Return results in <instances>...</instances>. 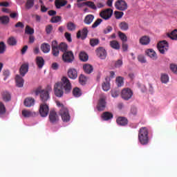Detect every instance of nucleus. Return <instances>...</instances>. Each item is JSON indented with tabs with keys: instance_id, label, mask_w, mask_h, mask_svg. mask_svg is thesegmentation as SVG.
<instances>
[{
	"instance_id": "nucleus-60",
	"label": "nucleus",
	"mask_w": 177,
	"mask_h": 177,
	"mask_svg": "<svg viewBox=\"0 0 177 177\" xmlns=\"http://www.w3.org/2000/svg\"><path fill=\"white\" fill-rule=\"evenodd\" d=\"M82 1H86V0H77V2L79 3H77V7L78 8H82V6H86V2H83V3H80V2H82Z\"/></svg>"
},
{
	"instance_id": "nucleus-40",
	"label": "nucleus",
	"mask_w": 177,
	"mask_h": 177,
	"mask_svg": "<svg viewBox=\"0 0 177 177\" xmlns=\"http://www.w3.org/2000/svg\"><path fill=\"white\" fill-rule=\"evenodd\" d=\"M0 21L1 24H8L10 21L9 17L8 16L0 17Z\"/></svg>"
},
{
	"instance_id": "nucleus-9",
	"label": "nucleus",
	"mask_w": 177,
	"mask_h": 177,
	"mask_svg": "<svg viewBox=\"0 0 177 177\" xmlns=\"http://www.w3.org/2000/svg\"><path fill=\"white\" fill-rule=\"evenodd\" d=\"M168 42L165 40H163L162 41H160L158 44V49L160 52V53H162V55H164L167 50H168Z\"/></svg>"
},
{
	"instance_id": "nucleus-16",
	"label": "nucleus",
	"mask_w": 177,
	"mask_h": 177,
	"mask_svg": "<svg viewBox=\"0 0 177 177\" xmlns=\"http://www.w3.org/2000/svg\"><path fill=\"white\" fill-rule=\"evenodd\" d=\"M116 122L120 127H126V125H128V119L125 117L120 116L116 119Z\"/></svg>"
},
{
	"instance_id": "nucleus-38",
	"label": "nucleus",
	"mask_w": 177,
	"mask_h": 177,
	"mask_svg": "<svg viewBox=\"0 0 177 177\" xmlns=\"http://www.w3.org/2000/svg\"><path fill=\"white\" fill-rule=\"evenodd\" d=\"M160 81L162 84H167L169 81V77L167 74H162L160 77Z\"/></svg>"
},
{
	"instance_id": "nucleus-54",
	"label": "nucleus",
	"mask_w": 177,
	"mask_h": 177,
	"mask_svg": "<svg viewBox=\"0 0 177 177\" xmlns=\"http://www.w3.org/2000/svg\"><path fill=\"white\" fill-rule=\"evenodd\" d=\"M6 113V108L5 105L2 103H0V115H3Z\"/></svg>"
},
{
	"instance_id": "nucleus-29",
	"label": "nucleus",
	"mask_w": 177,
	"mask_h": 177,
	"mask_svg": "<svg viewBox=\"0 0 177 177\" xmlns=\"http://www.w3.org/2000/svg\"><path fill=\"white\" fill-rule=\"evenodd\" d=\"M73 95L75 96V97H80L82 95V91H81V88L78 87H75L73 90Z\"/></svg>"
},
{
	"instance_id": "nucleus-23",
	"label": "nucleus",
	"mask_w": 177,
	"mask_h": 177,
	"mask_svg": "<svg viewBox=\"0 0 177 177\" xmlns=\"http://www.w3.org/2000/svg\"><path fill=\"white\" fill-rule=\"evenodd\" d=\"M101 117L104 121H109V120H111V118H113V115L111 112L106 111L102 114Z\"/></svg>"
},
{
	"instance_id": "nucleus-27",
	"label": "nucleus",
	"mask_w": 177,
	"mask_h": 177,
	"mask_svg": "<svg viewBox=\"0 0 177 177\" xmlns=\"http://www.w3.org/2000/svg\"><path fill=\"white\" fill-rule=\"evenodd\" d=\"M34 103H35V100L32 98H26L24 100V104L26 107H31V106H34Z\"/></svg>"
},
{
	"instance_id": "nucleus-56",
	"label": "nucleus",
	"mask_w": 177,
	"mask_h": 177,
	"mask_svg": "<svg viewBox=\"0 0 177 177\" xmlns=\"http://www.w3.org/2000/svg\"><path fill=\"white\" fill-rule=\"evenodd\" d=\"M122 64H124V63L122 62V59H118L115 62V68H120V67H122Z\"/></svg>"
},
{
	"instance_id": "nucleus-4",
	"label": "nucleus",
	"mask_w": 177,
	"mask_h": 177,
	"mask_svg": "<svg viewBox=\"0 0 177 177\" xmlns=\"http://www.w3.org/2000/svg\"><path fill=\"white\" fill-rule=\"evenodd\" d=\"M115 8L118 10L124 12L128 9V3L125 0H118L115 2Z\"/></svg>"
},
{
	"instance_id": "nucleus-43",
	"label": "nucleus",
	"mask_w": 177,
	"mask_h": 177,
	"mask_svg": "<svg viewBox=\"0 0 177 177\" xmlns=\"http://www.w3.org/2000/svg\"><path fill=\"white\" fill-rule=\"evenodd\" d=\"M102 89L105 92H107V91H110V82H107V80H106V82H104L102 84Z\"/></svg>"
},
{
	"instance_id": "nucleus-64",
	"label": "nucleus",
	"mask_w": 177,
	"mask_h": 177,
	"mask_svg": "<svg viewBox=\"0 0 177 177\" xmlns=\"http://www.w3.org/2000/svg\"><path fill=\"white\" fill-rule=\"evenodd\" d=\"M65 38L67 39L68 42H71L73 40L71 39V34L68 32H65Z\"/></svg>"
},
{
	"instance_id": "nucleus-63",
	"label": "nucleus",
	"mask_w": 177,
	"mask_h": 177,
	"mask_svg": "<svg viewBox=\"0 0 177 177\" xmlns=\"http://www.w3.org/2000/svg\"><path fill=\"white\" fill-rule=\"evenodd\" d=\"M138 60L140 63H146V59L145 58V56H143V55H138Z\"/></svg>"
},
{
	"instance_id": "nucleus-12",
	"label": "nucleus",
	"mask_w": 177,
	"mask_h": 177,
	"mask_svg": "<svg viewBox=\"0 0 177 177\" xmlns=\"http://www.w3.org/2000/svg\"><path fill=\"white\" fill-rule=\"evenodd\" d=\"M106 96L100 97L97 109L98 111H104V109H106V104L107 102H106Z\"/></svg>"
},
{
	"instance_id": "nucleus-52",
	"label": "nucleus",
	"mask_w": 177,
	"mask_h": 177,
	"mask_svg": "<svg viewBox=\"0 0 177 177\" xmlns=\"http://www.w3.org/2000/svg\"><path fill=\"white\" fill-rule=\"evenodd\" d=\"M111 95L112 97H118V95H120V91L117 89H112L111 91Z\"/></svg>"
},
{
	"instance_id": "nucleus-1",
	"label": "nucleus",
	"mask_w": 177,
	"mask_h": 177,
	"mask_svg": "<svg viewBox=\"0 0 177 177\" xmlns=\"http://www.w3.org/2000/svg\"><path fill=\"white\" fill-rule=\"evenodd\" d=\"M61 81V82H57L54 86V93L57 97H62L64 92L65 93H70L73 88L70 80L67 77H62ZM63 89H64V91Z\"/></svg>"
},
{
	"instance_id": "nucleus-3",
	"label": "nucleus",
	"mask_w": 177,
	"mask_h": 177,
	"mask_svg": "<svg viewBox=\"0 0 177 177\" xmlns=\"http://www.w3.org/2000/svg\"><path fill=\"white\" fill-rule=\"evenodd\" d=\"M138 140L142 145L149 144V130L146 127H142L138 131Z\"/></svg>"
},
{
	"instance_id": "nucleus-50",
	"label": "nucleus",
	"mask_w": 177,
	"mask_h": 177,
	"mask_svg": "<svg viewBox=\"0 0 177 177\" xmlns=\"http://www.w3.org/2000/svg\"><path fill=\"white\" fill-rule=\"evenodd\" d=\"M59 21H62V17L60 16L53 17L50 19L51 23H59Z\"/></svg>"
},
{
	"instance_id": "nucleus-5",
	"label": "nucleus",
	"mask_w": 177,
	"mask_h": 177,
	"mask_svg": "<svg viewBox=\"0 0 177 177\" xmlns=\"http://www.w3.org/2000/svg\"><path fill=\"white\" fill-rule=\"evenodd\" d=\"M59 115H61L62 120L64 122H68V121H70V113H68V109L67 108H61L59 110Z\"/></svg>"
},
{
	"instance_id": "nucleus-62",
	"label": "nucleus",
	"mask_w": 177,
	"mask_h": 177,
	"mask_svg": "<svg viewBox=\"0 0 177 177\" xmlns=\"http://www.w3.org/2000/svg\"><path fill=\"white\" fill-rule=\"evenodd\" d=\"M15 28H24V24H23V22H17L15 25Z\"/></svg>"
},
{
	"instance_id": "nucleus-45",
	"label": "nucleus",
	"mask_w": 177,
	"mask_h": 177,
	"mask_svg": "<svg viewBox=\"0 0 177 177\" xmlns=\"http://www.w3.org/2000/svg\"><path fill=\"white\" fill-rule=\"evenodd\" d=\"M33 6H34V0H27L26 3V9L30 10Z\"/></svg>"
},
{
	"instance_id": "nucleus-59",
	"label": "nucleus",
	"mask_w": 177,
	"mask_h": 177,
	"mask_svg": "<svg viewBox=\"0 0 177 177\" xmlns=\"http://www.w3.org/2000/svg\"><path fill=\"white\" fill-rule=\"evenodd\" d=\"M113 31V27L111 26H108L106 28L104 29L103 33L104 34H109Z\"/></svg>"
},
{
	"instance_id": "nucleus-34",
	"label": "nucleus",
	"mask_w": 177,
	"mask_h": 177,
	"mask_svg": "<svg viewBox=\"0 0 177 177\" xmlns=\"http://www.w3.org/2000/svg\"><path fill=\"white\" fill-rule=\"evenodd\" d=\"M58 48L61 52L65 53V52H67V49H68V46H67V44L62 42L58 46Z\"/></svg>"
},
{
	"instance_id": "nucleus-25",
	"label": "nucleus",
	"mask_w": 177,
	"mask_h": 177,
	"mask_svg": "<svg viewBox=\"0 0 177 177\" xmlns=\"http://www.w3.org/2000/svg\"><path fill=\"white\" fill-rule=\"evenodd\" d=\"M140 44L141 45H149L150 44V37L148 36H143L140 39Z\"/></svg>"
},
{
	"instance_id": "nucleus-46",
	"label": "nucleus",
	"mask_w": 177,
	"mask_h": 177,
	"mask_svg": "<svg viewBox=\"0 0 177 177\" xmlns=\"http://www.w3.org/2000/svg\"><path fill=\"white\" fill-rule=\"evenodd\" d=\"M59 50H59V47L52 48V55L55 57H57L59 56V53H60Z\"/></svg>"
},
{
	"instance_id": "nucleus-18",
	"label": "nucleus",
	"mask_w": 177,
	"mask_h": 177,
	"mask_svg": "<svg viewBox=\"0 0 177 177\" xmlns=\"http://www.w3.org/2000/svg\"><path fill=\"white\" fill-rule=\"evenodd\" d=\"M15 82L18 88H23L24 85V80L20 75H17L15 77Z\"/></svg>"
},
{
	"instance_id": "nucleus-14",
	"label": "nucleus",
	"mask_w": 177,
	"mask_h": 177,
	"mask_svg": "<svg viewBox=\"0 0 177 177\" xmlns=\"http://www.w3.org/2000/svg\"><path fill=\"white\" fill-rule=\"evenodd\" d=\"M89 31L88 30V28L85 27L82 30H78L77 33V38L80 39H85L86 37H88V33Z\"/></svg>"
},
{
	"instance_id": "nucleus-11",
	"label": "nucleus",
	"mask_w": 177,
	"mask_h": 177,
	"mask_svg": "<svg viewBox=\"0 0 177 177\" xmlns=\"http://www.w3.org/2000/svg\"><path fill=\"white\" fill-rule=\"evenodd\" d=\"M95 53L100 59L104 60L107 57V51L103 47H100L95 50Z\"/></svg>"
},
{
	"instance_id": "nucleus-8",
	"label": "nucleus",
	"mask_w": 177,
	"mask_h": 177,
	"mask_svg": "<svg viewBox=\"0 0 177 177\" xmlns=\"http://www.w3.org/2000/svg\"><path fill=\"white\" fill-rule=\"evenodd\" d=\"M41 117H47L49 114V106L46 104H41L39 109Z\"/></svg>"
},
{
	"instance_id": "nucleus-35",
	"label": "nucleus",
	"mask_w": 177,
	"mask_h": 177,
	"mask_svg": "<svg viewBox=\"0 0 177 177\" xmlns=\"http://www.w3.org/2000/svg\"><path fill=\"white\" fill-rule=\"evenodd\" d=\"M118 34L119 38L122 41V43L127 42V41H128V37H127V35H125V33H124V32H122L121 31H119L118 32Z\"/></svg>"
},
{
	"instance_id": "nucleus-39",
	"label": "nucleus",
	"mask_w": 177,
	"mask_h": 177,
	"mask_svg": "<svg viewBox=\"0 0 177 177\" xmlns=\"http://www.w3.org/2000/svg\"><path fill=\"white\" fill-rule=\"evenodd\" d=\"M25 33L28 34V35H32V34H34V29L30 28V26L27 25L25 28Z\"/></svg>"
},
{
	"instance_id": "nucleus-51",
	"label": "nucleus",
	"mask_w": 177,
	"mask_h": 177,
	"mask_svg": "<svg viewBox=\"0 0 177 177\" xmlns=\"http://www.w3.org/2000/svg\"><path fill=\"white\" fill-rule=\"evenodd\" d=\"M90 45L91 46H96L97 45H99V39H90Z\"/></svg>"
},
{
	"instance_id": "nucleus-28",
	"label": "nucleus",
	"mask_w": 177,
	"mask_h": 177,
	"mask_svg": "<svg viewBox=\"0 0 177 177\" xmlns=\"http://www.w3.org/2000/svg\"><path fill=\"white\" fill-rule=\"evenodd\" d=\"M110 46L113 49H115L116 50H118L121 46H120V43L117 40H113L110 41Z\"/></svg>"
},
{
	"instance_id": "nucleus-20",
	"label": "nucleus",
	"mask_w": 177,
	"mask_h": 177,
	"mask_svg": "<svg viewBox=\"0 0 177 177\" xmlns=\"http://www.w3.org/2000/svg\"><path fill=\"white\" fill-rule=\"evenodd\" d=\"M36 64L39 68H42L45 66V59L42 57H36Z\"/></svg>"
},
{
	"instance_id": "nucleus-41",
	"label": "nucleus",
	"mask_w": 177,
	"mask_h": 177,
	"mask_svg": "<svg viewBox=\"0 0 177 177\" xmlns=\"http://www.w3.org/2000/svg\"><path fill=\"white\" fill-rule=\"evenodd\" d=\"M6 52V44L5 42L1 41L0 42V55H2Z\"/></svg>"
},
{
	"instance_id": "nucleus-32",
	"label": "nucleus",
	"mask_w": 177,
	"mask_h": 177,
	"mask_svg": "<svg viewBox=\"0 0 177 177\" xmlns=\"http://www.w3.org/2000/svg\"><path fill=\"white\" fill-rule=\"evenodd\" d=\"M119 27L122 31H128L129 30V25L125 21H122L119 24Z\"/></svg>"
},
{
	"instance_id": "nucleus-13",
	"label": "nucleus",
	"mask_w": 177,
	"mask_h": 177,
	"mask_svg": "<svg viewBox=\"0 0 177 177\" xmlns=\"http://www.w3.org/2000/svg\"><path fill=\"white\" fill-rule=\"evenodd\" d=\"M48 119L51 124H57L59 122V115L55 111H50L48 116Z\"/></svg>"
},
{
	"instance_id": "nucleus-31",
	"label": "nucleus",
	"mask_w": 177,
	"mask_h": 177,
	"mask_svg": "<svg viewBox=\"0 0 177 177\" xmlns=\"http://www.w3.org/2000/svg\"><path fill=\"white\" fill-rule=\"evenodd\" d=\"M2 99L4 102H9L12 97L10 96V93L8 91H4L2 93Z\"/></svg>"
},
{
	"instance_id": "nucleus-49",
	"label": "nucleus",
	"mask_w": 177,
	"mask_h": 177,
	"mask_svg": "<svg viewBox=\"0 0 177 177\" xmlns=\"http://www.w3.org/2000/svg\"><path fill=\"white\" fill-rule=\"evenodd\" d=\"M3 75L4 77L3 80L6 81L10 77V71L9 70L3 71Z\"/></svg>"
},
{
	"instance_id": "nucleus-24",
	"label": "nucleus",
	"mask_w": 177,
	"mask_h": 177,
	"mask_svg": "<svg viewBox=\"0 0 177 177\" xmlns=\"http://www.w3.org/2000/svg\"><path fill=\"white\" fill-rule=\"evenodd\" d=\"M55 7L57 9H60V8L63 6H66L67 5V1L64 0H55Z\"/></svg>"
},
{
	"instance_id": "nucleus-44",
	"label": "nucleus",
	"mask_w": 177,
	"mask_h": 177,
	"mask_svg": "<svg viewBox=\"0 0 177 177\" xmlns=\"http://www.w3.org/2000/svg\"><path fill=\"white\" fill-rule=\"evenodd\" d=\"M168 37L171 38V39H175L176 41L177 40V30L175 29L173 30L171 34L168 35Z\"/></svg>"
},
{
	"instance_id": "nucleus-42",
	"label": "nucleus",
	"mask_w": 177,
	"mask_h": 177,
	"mask_svg": "<svg viewBox=\"0 0 177 177\" xmlns=\"http://www.w3.org/2000/svg\"><path fill=\"white\" fill-rule=\"evenodd\" d=\"M86 6H88L91 9H93V10H97V7H96V5H95V3L93 1H86Z\"/></svg>"
},
{
	"instance_id": "nucleus-55",
	"label": "nucleus",
	"mask_w": 177,
	"mask_h": 177,
	"mask_svg": "<svg viewBox=\"0 0 177 177\" xmlns=\"http://www.w3.org/2000/svg\"><path fill=\"white\" fill-rule=\"evenodd\" d=\"M115 17L117 19H121L124 16V12L120 11H115Z\"/></svg>"
},
{
	"instance_id": "nucleus-61",
	"label": "nucleus",
	"mask_w": 177,
	"mask_h": 177,
	"mask_svg": "<svg viewBox=\"0 0 177 177\" xmlns=\"http://www.w3.org/2000/svg\"><path fill=\"white\" fill-rule=\"evenodd\" d=\"M170 68H171V71H173V73H174V74H177V65L171 64Z\"/></svg>"
},
{
	"instance_id": "nucleus-48",
	"label": "nucleus",
	"mask_w": 177,
	"mask_h": 177,
	"mask_svg": "<svg viewBox=\"0 0 177 177\" xmlns=\"http://www.w3.org/2000/svg\"><path fill=\"white\" fill-rule=\"evenodd\" d=\"M66 27L69 31H74L75 30V24L73 22H68Z\"/></svg>"
},
{
	"instance_id": "nucleus-2",
	"label": "nucleus",
	"mask_w": 177,
	"mask_h": 177,
	"mask_svg": "<svg viewBox=\"0 0 177 177\" xmlns=\"http://www.w3.org/2000/svg\"><path fill=\"white\" fill-rule=\"evenodd\" d=\"M52 91V86L48 85L47 86V88L46 90L41 89V88H38L35 91V95L38 96V95H40V99L43 103H45L46 102H48L49 100V92Z\"/></svg>"
},
{
	"instance_id": "nucleus-36",
	"label": "nucleus",
	"mask_w": 177,
	"mask_h": 177,
	"mask_svg": "<svg viewBox=\"0 0 177 177\" xmlns=\"http://www.w3.org/2000/svg\"><path fill=\"white\" fill-rule=\"evenodd\" d=\"M79 57L82 62H88V59H89L88 54H86L85 52H81Z\"/></svg>"
},
{
	"instance_id": "nucleus-7",
	"label": "nucleus",
	"mask_w": 177,
	"mask_h": 177,
	"mask_svg": "<svg viewBox=\"0 0 177 177\" xmlns=\"http://www.w3.org/2000/svg\"><path fill=\"white\" fill-rule=\"evenodd\" d=\"M100 16L104 20H109L113 16V10L111 8H107L100 12Z\"/></svg>"
},
{
	"instance_id": "nucleus-47",
	"label": "nucleus",
	"mask_w": 177,
	"mask_h": 177,
	"mask_svg": "<svg viewBox=\"0 0 177 177\" xmlns=\"http://www.w3.org/2000/svg\"><path fill=\"white\" fill-rule=\"evenodd\" d=\"M116 82L118 84V86H122V85H124V77L121 76L116 77Z\"/></svg>"
},
{
	"instance_id": "nucleus-22",
	"label": "nucleus",
	"mask_w": 177,
	"mask_h": 177,
	"mask_svg": "<svg viewBox=\"0 0 177 177\" xmlns=\"http://www.w3.org/2000/svg\"><path fill=\"white\" fill-rule=\"evenodd\" d=\"M83 70L86 74H91L93 71V66L89 64L83 66Z\"/></svg>"
},
{
	"instance_id": "nucleus-26",
	"label": "nucleus",
	"mask_w": 177,
	"mask_h": 177,
	"mask_svg": "<svg viewBox=\"0 0 177 177\" xmlns=\"http://www.w3.org/2000/svg\"><path fill=\"white\" fill-rule=\"evenodd\" d=\"M147 55L153 60H156L157 59V54L156 53V51L153 49H148L147 50Z\"/></svg>"
},
{
	"instance_id": "nucleus-53",
	"label": "nucleus",
	"mask_w": 177,
	"mask_h": 177,
	"mask_svg": "<svg viewBox=\"0 0 177 177\" xmlns=\"http://www.w3.org/2000/svg\"><path fill=\"white\" fill-rule=\"evenodd\" d=\"M136 114H138V108H136V106H131V108L130 109L129 115H136Z\"/></svg>"
},
{
	"instance_id": "nucleus-15",
	"label": "nucleus",
	"mask_w": 177,
	"mask_h": 177,
	"mask_svg": "<svg viewBox=\"0 0 177 177\" xmlns=\"http://www.w3.org/2000/svg\"><path fill=\"white\" fill-rule=\"evenodd\" d=\"M68 77L71 78V80H77L78 77V72L77 69L74 68H71L68 70Z\"/></svg>"
},
{
	"instance_id": "nucleus-30",
	"label": "nucleus",
	"mask_w": 177,
	"mask_h": 177,
	"mask_svg": "<svg viewBox=\"0 0 177 177\" xmlns=\"http://www.w3.org/2000/svg\"><path fill=\"white\" fill-rule=\"evenodd\" d=\"M7 44H8L10 46H15L17 45V40L15 37H10L7 41Z\"/></svg>"
},
{
	"instance_id": "nucleus-17",
	"label": "nucleus",
	"mask_w": 177,
	"mask_h": 177,
	"mask_svg": "<svg viewBox=\"0 0 177 177\" xmlns=\"http://www.w3.org/2000/svg\"><path fill=\"white\" fill-rule=\"evenodd\" d=\"M28 73V64H23L19 68V73L21 77H24Z\"/></svg>"
},
{
	"instance_id": "nucleus-57",
	"label": "nucleus",
	"mask_w": 177,
	"mask_h": 177,
	"mask_svg": "<svg viewBox=\"0 0 177 177\" xmlns=\"http://www.w3.org/2000/svg\"><path fill=\"white\" fill-rule=\"evenodd\" d=\"M102 21H103V19H97L92 25V28H96V27H97V26H99L100 24V23H102Z\"/></svg>"
},
{
	"instance_id": "nucleus-58",
	"label": "nucleus",
	"mask_w": 177,
	"mask_h": 177,
	"mask_svg": "<svg viewBox=\"0 0 177 177\" xmlns=\"http://www.w3.org/2000/svg\"><path fill=\"white\" fill-rule=\"evenodd\" d=\"M52 30H53V26H52L51 24L46 26V34H50L52 32Z\"/></svg>"
},
{
	"instance_id": "nucleus-33",
	"label": "nucleus",
	"mask_w": 177,
	"mask_h": 177,
	"mask_svg": "<svg viewBox=\"0 0 177 177\" xmlns=\"http://www.w3.org/2000/svg\"><path fill=\"white\" fill-rule=\"evenodd\" d=\"M79 82L80 85H85L88 82V77L84 75H80L79 77Z\"/></svg>"
},
{
	"instance_id": "nucleus-19",
	"label": "nucleus",
	"mask_w": 177,
	"mask_h": 177,
	"mask_svg": "<svg viewBox=\"0 0 177 177\" xmlns=\"http://www.w3.org/2000/svg\"><path fill=\"white\" fill-rule=\"evenodd\" d=\"M40 49L43 53H49L50 52V45L48 43H43L41 45Z\"/></svg>"
},
{
	"instance_id": "nucleus-6",
	"label": "nucleus",
	"mask_w": 177,
	"mask_h": 177,
	"mask_svg": "<svg viewBox=\"0 0 177 177\" xmlns=\"http://www.w3.org/2000/svg\"><path fill=\"white\" fill-rule=\"evenodd\" d=\"M62 60L64 63H73L74 62V53L73 51H66L62 55Z\"/></svg>"
},
{
	"instance_id": "nucleus-10",
	"label": "nucleus",
	"mask_w": 177,
	"mask_h": 177,
	"mask_svg": "<svg viewBox=\"0 0 177 177\" xmlns=\"http://www.w3.org/2000/svg\"><path fill=\"white\" fill-rule=\"evenodd\" d=\"M133 95V93L132 92V90H131V88H124L122 91L121 96L122 99H124V100H129V99L132 97Z\"/></svg>"
},
{
	"instance_id": "nucleus-21",
	"label": "nucleus",
	"mask_w": 177,
	"mask_h": 177,
	"mask_svg": "<svg viewBox=\"0 0 177 177\" xmlns=\"http://www.w3.org/2000/svg\"><path fill=\"white\" fill-rule=\"evenodd\" d=\"M94 19H95V16H93V15H88L85 17L84 19V23L87 26H89V24H92Z\"/></svg>"
},
{
	"instance_id": "nucleus-37",
	"label": "nucleus",
	"mask_w": 177,
	"mask_h": 177,
	"mask_svg": "<svg viewBox=\"0 0 177 177\" xmlns=\"http://www.w3.org/2000/svg\"><path fill=\"white\" fill-rule=\"evenodd\" d=\"M22 115L24 116L26 118H28L30 117H32L33 113L32 112H31V111L24 109L22 111Z\"/></svg>"
}]
</instances>
